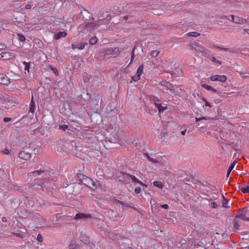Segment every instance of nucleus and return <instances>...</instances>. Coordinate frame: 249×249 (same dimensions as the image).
<instances>
[{"instance_id":"8fccbe9b","label":"nucleus","mask_w":249,"mask_h":249,"mask_svg":"<svg viewBox=\"0 0 249 249\" xmlns=\"http://www.w3.org/2000/svg\"><path fill=\"white\" fill-rule=\"evenodd\" d=\"M31 7V5H29V4H27L25 6V8L26 9H30Z\"/></svg>"},{"instance_id":"b1692460","label":"nucleus","mask_w":249,"mask_h":249,"mask_svg":"<svg viewBox=\"0 0 249 249\" xmlns=\"http://www.w3.org/2000/svg\"><path fill=\"white\" fill-rule=\"evenodd\" d=\"M236 217L239 218L243 220L249 221V217H247L244 213H240V214L236 215Z\"/></svg>"},{"instance_id":"f03ea898","label":"nucleus","mask_w":249,"mask_h":249,"mask_svg":"<svg viewBox=\"0 0 249 249\" xmlns=\"http://www.w3.org/2000/svg\"><path fill=\"white\" fill-rule=\"evenodd\" d=\"M13 22L15 25H17L18 27L21 28L24 31H31L36 28L30 23H25V19H23V21L19 20L18 18H15Z\"/></svg>"},{"instance_id":"dca6fc26","label":"nucleus","mask_w":249,"mask_h":249,"mask_svg":"<svg viewBox=\"0 0 249 249\" xmlns=\"http://www.w3.org/2000/svg\"><path fill=\"white\" fill-rule=\"evenodd\" d=\"M144 155L146 157V158L148 159L150 161H151L153 163H159L160 164H162L161 161L159 159H154V158L150 157L148 154H145Z\"/></svg>"},{"instance_id":"49530a36","label":"nucleus","mask_w":249,"mask_h":249,"mask_svg":"<svg viewBox=\"0 0 249 249\" xmlns=\"http://www.w3.org/2000/svg\"><path fill=\"white\" fill-rule=\"evenodd\" d=\"M3 120L5 122H8L11 120V118L5 117L4 118Z\"/></svg>"},{"instance_id":"473e14b6","label":"nucleus","mask_w":249,"mask_h":249,"mask_svg":"<svg viewBox=\"0 0 249 249\" xmlns=\"http://www.w3.org/2000/svg\"><path fill=\"white\" fill-rule=\"evenodd\" d=\"M159 53V52L157 51H153L150 54L152 57H156L158 55Z\"/></svg>"},{"instance_id":"13d9d810","label":"nucleus","mask_w":249,"mask_h":249,"mask_svg":"<svg viewBox=\"0 0 249 249\" xmlns=\"http://www.w3.org/2000/svg\"><path fill=\"white\" fill-rule=\"evenodd\" d=\"M0 99H2V98H1L0 96Z\"/></svg>"},{"instance_id":"2f4dec72","label":"nucleus","mask_w":249,"mask_h":249,"mask_svg":"<svg viewBox=\"0 0 249 249\" xmlns=\"http://www.w3.org/2000/svg\"><path fill=\"white\" fill-rule=\"evenodd\" d=\"M228 20L232 21L234 22L235 17L233 15H230L226 17Z\"/></svg>"},{"instance_id":"3c124183","label":"nucleus","mask_w":249,"mask_h":249,"mask_svg":"<svg viewBox=\"0 0 249 249\" xmlns=\"http://www.w3.org/2000/svg\"><path fill=\"white\" fill-rule=\"evenodd\" d=\"M2 221L3 222H6V221H7L6 218V217H2Z\"/></svg>"},{"instance_id":"09e8293b","label":"nucleus","mask_w":249,"mask_h":249,"mask_svg":"<svg viewBox=\"0 0 249 249\" xmlns=\"http://www.w3.org/2000/svg\"><path fill=\"white\" fill-rule=\"evenodd\" d=\"M161 207L165 209H168V205L167 204H163L161 206Z\"/></svg>"},{"instance_id":"39448f33","label":"nucleus","mask_w":249,"mask_h":249,"mask_svg":"<svg viewBox=\"0 0 249 249\" xmlns=\"http://www.w3.org/2000/svg\"><path fill=\"white\" fill-rule=\"evenodd\" d=\"M190 46L192 50L196 52L201 53L202 54L206 53V49L200 44L194 43L191 44Z\"/></svg>"},{"instance_id":"4c0bfd02","label":"nucleus","mask_w":249,"mask_h":249,"mask_svg":"<svg viewBox=\"0 0 249 249\" xmlns=\"http://www.w3.org/2000/svg\"><path fill=\"white\" fill-rule=\"evenodd\" d=\"M117 202L122 205H123L124 206V207H128V204L127 203H124L122 201H120L119 200H117Z\"/></svg>"},{"instance_id":"a211bd4d","label":"nucleus","mask_w":249,"mask_h":249,"mask_svg":"<svg viewBox=\"0 0 249 249\" xmlns=\"http://www.w3.org/2000/svg\"><path fill=\"white\" fill-rule=\"evenodd\" d=\"M35 108H36L35 103L33 101V96H32V100L30 104L29 112L33 113L35 110Z\"/></svg>"},{"instance_id":"412c9836","label":"nucleus","mask_w":249,"mask_h":249,"mask_svg":"<svg viewBox=\"0 0 249 249\" xmlns=\"http://www.w3.org/2000/svg\"><path fill=\"white\" fill-rule=\"evenodd\" d=\"M202 87L204 88L205 89L207 90L212 91L213 92H216V90L212 87L211 86L206 85V84H202L201 85Z\"/></svg>"},{"instance_id":"c85d7f7f","label":"nucleus","mask_w":249,"mask_h":249,"mask_svg":"<svg viewBox=\"0 0 249 249\" xmlns=\"http://www.w3.org/2000/svg\"><path fill=\"white\" fill-rule=\"evenodd\" d=\"M240 190L244 194L248 193L249 192V186H247L246 187H241Z\"/></svg>"},{"instance_id":"6e6d98bb","label":"nucleus","mask_w":249,"mask_h":249,"mask_svg":"<svg viewBox=\"0 0 249 249\" xmlns=\"http://www.w3.org/2000/svg\"><path fill=\"white\" fill-rule=\"evenodd\" d=\"M40 188L43 189V186L42 185H39Z\"/></svg>"},{"instance_id":"2eb2a0df","label":"nucleus","mask_w":249,"mask_h":249,"mask_svg":"<svg viewBox=\"0 0 249 249\" xmlns=\"http://www.w3.org/2000/svg\"><path fill=\"white\" fill-rule=\"evenodd\" d=\"M86 44H87V43H82L79 44H76V45L72 44L71 48L73 50L75 49H80V50H82V49H83L85 48V46Z\"/></svg>"},{"instance_id":"a19ab883","label":"nucleus","mask_w":249,"mask_h":249,"mask_svg":"<svg viewBox=\"0 0 249 249\" xmlns=\"http://www.w3.org/2000/svg\"><path fill=\"white\" fill-rule=\"evenodd\" d=\"M96 24H97L96 23H94V22L90 23L89 24V26L92 28H97V27H96Z\"/></svg>"},{"instance_id":"c03bdc74","label":"nucleus","mask_w":249,"mask_h":249,"mask_svg":"<svg viewBox=\"0 0 249 249\" xmlns=\"http://www.w3.org/2000/svg\"><path fill=\"white\" fill-rule=\"evenodd\" d=\"M2 153L4 154L8 155L9 153V151L8 149H5L2 151Z\"/></svg>"},{"instance_id":"7c9ffc66","label":"nucleus","mask_w":249,"mask_h":249,"mask_svg":"<svg viewBox=\"0 0 249 249\" xmlns=\"http://www.w3.org/2000/svg\"><path fill=\"white\" fill-rule=\"evenodd\" d=\"M18 39L21 41H24L25 40V36L22 34H18Z\"/></svg>"},{"instance_id":"c756f323","label":"nucleus","mask_w":249,"mask_h":249,"mask_svg":"<svg viewBox=\"0 0 249 249\" xmlns=\"http://www.w3.org/2000/svg\"><path fill=\"white\" fill-rule=\"evenodd\" d=\"M24 64L25 66V71H27V72H29L30 69V63L24 62ZM25 73L26 74V71H25Z\"/></svg>"},{"instance_id":"f257e3e1","label":"nucleus","mask_w":249,"mask_h":249,"mask_svg":"<svg viewBox=\"0 0 249 249\" xmlns=\"http://www.w3.org/2000/svg\"><path fill=\"white\" fill-rule=\"evenodd\" d=\"M49 173L47 170H36L29 173V176L32 178L37 177L38 179L43 180L44 181L49 178Z\"/></svg>"},{"instance_id":"6ab92c4d","label":"nucleus","mask_w":249,"mask_h":249,"mask_svg":"<svg viewBox=\"0 0 249 249\" xmlns=\"http://www.w3.org/2000/svg\"><path fill=\"white\" fill-rule=\"evenodd\" d=\"M188 128V125L187 124H183L180 126V130H181L180 133L182 135L184 136Z\"/></svg>"},{"instance_id":"4be33fe9","label":"nucleus","mask_w":249,"mask_h":249,"mask_svg":"<svg viewBox=\"0 0 249 249\" xmlns=\"http://www.w3.org/2000/svg\"><path fill=\"white\" fill-rule=\"evenodd\" d=\"M234 22L239 24H243L245 22V20L238 17H235Z\"/></svg>"},{"instance_id":"de8ad7c7","label":"nucleus","mask_w":249,"mask_h":249,"mask_svg":"<svg viewBox=\"0 0 249 249\" xmlns=\"http://www.w3.org/2000/svg\"><path fill=\"white\" fill-rule=\"evenodd\" d=\"M212 61H213V62H214L218 63H220V62L219 61L216 60L215 58H214V57H213L212 58Z\"/></svg>"},{"instance_id":"393cba45","label":"nucleus","mask_w":249,"mask_h":249,"mask_svg":"<svg viewBox=\"0 0 249 249\" xmlns=\"http://www.w3.org/2000/svg\"><path fill=\"white\" fill-rule=\"evenodd\" d=\"M143 69V67L142 65H141L139 67L136 72V74L138 75V76L141 77L142 72Z\"/></svg>"},{"instance_id":"a18cd8bd","label":"nucleus","mask_w":249,"mask_h":249,"mask_svg":"<svg viewBox=\"0 0 249 249\" xmlns=\"http://www.w3.org/2000/svg\"><path fill=\"white\" fill-rule=\"evenodd\" d=\"M52 70L55 74V75H58V71L56 69L53 68H52Z\"/></svg>"},{"instance_id":"e433bc0d","label":"nucleus","mask_w":249,"mask_h":249,"mask_svg":"<svg viewBox=\"0 0 249 249\" xmlns=\"http://www.w3.org/2000/svg\"><path fill=\"white\" fill-rule=\"evenodd\" d=\"M203 102H204L205 103V106L206 107H211V104L210 103H209L208 102H207L205 99H202Z\"/></svg>"},{"instance_id":"864d4df0","label":"nucleus","mask_w":249,"mask_h":249,"mask_svg":"<svg viewBox=\"0 0 249 249\" xmlns=\"http://www.w3.org/2000/svg\"><path fill=\"white\" fill-rule=\"evenodd\" d=\"M126 249H133L132 248H131V247H127L126 248Z\"/></svg>"},{"instance_id":"9b49d317","label":"nucleus","mask_w":249,"mask_h":249,"mask_svg":"<svg viewBox=\"0 0 249 249\" xmlns=\"http://www.w3.org/2000/svg\"><path fill=\"white\" fill-rule=\"evenodd\" d=\"M14 56V55L12 53L8 52H3L0 53V58L4 60L10 59Z\"/></svg>"},{"instance_id":"a878e982","label":"nucleus","mask_w":249,"mask_h":249,"mask_svg":"<svg viewBox=\"0 0 249 249\" xmlns=\"http://www.w3.org/2000/svg\"><path fill=\"white\" fill-rule=\"evenodd\" d=\"M187 35L189 36L196 37V36H199V34L196 32H191L188 33L187 34Z\"/></svg>"},{"instance_id":"1a4fd4ad","label":"nucleus","mask_w":249,"mask_h":249,"mask_svg":"<svg viewBox=\"0 0 249 249\" xmlns=\"http://www.w3.org/2000/svg\"><path fill=\"white\" fill-rule=\"evenodd\" d=\"M155 107L158 109L159 113L163 112L166 108V106H162L161 104L157 103V101H159L157 98L155 97L153 99Z\"/></svg>"},{"instance_id":"603ef678","label":"nucleus","mask_w":249,"mask_h":249,"mask_svg":"<svg viewBox=\"0 0 249 249\" xmlns=\"http://www.w3.org/2000/svg\"><path fill=\"white\" fill-rule=\"evenodd\" d=\"M244 30L248 34H249V29H245Z\"/></svg>"},{"instance_id":"bf43d9fd","label":"nucleus","mask_w":249,"mask_h":249,"mask_svg":"<svg viewBox=\"0 0 249 249\" xmlns=\"http://www.w3.org/2000/svg\"><path fill=\"white\" fill-rule=\"evenodd\" d=\"M0 49H1V48L0 47Z\"/></svg>"},{"instance_id":"f8f14e48","label":"nucleus","mask_w":249,"mask_h":249,"mask_svg":"<svg viewBox=\"0 0 249 249\" xmlns=\"http://www.w3.org/2000/svg\"><path fill=\"white\" fill-rule=\"evenodd\" d=\"M18 157L22 160H28L30 159V154L25 151H21L18 154Z\"/></svg>"},{"instance_id":"4d7b16f0","label":"nucleus","mask_w":249,"mask_h":249,"mask_svg":"<svg viewBox=\"0 0 249 249\" xmlns=\"http://www.w3.org/2000/svg\"><path fill=\"white\" fill-rule=\"evenodd\" d=\"M73 249V248H72V247L71 246V247L70 249Z\"/></svg>"},{"instance_id":"f3484780","label":"nucleus","mask_w":249,"mask_h":249,"mask_svg":"<svg viewBox=\"0 0 249 249\" xmlns=\"http://www.w3.org/2000/svg\"><path fill=\"white\" fill-rule=\"evenodd\" d=\"M66 35H67V33L65 32H60L54 36V38L55 39H59L61 38V37L66 36Z\"/></svg>"},{"instance_id":"ddd939ff","label":"nucleus","mask_w":249,"mask_h":249,"mask_svg":"<svg viewBox=\"0 0 249 249\" xmlns=\"http://www.w3.org/2000/svg\"><path fill=\"white\" fill-rule=\"evenodd\" d=\"M125 176L128 179L131 180L132 182L138 183L142 186H145L143 183L139 180L135 176L128 175H126Z\"/></svg>"},{"instance_id":"0eeeda50","label":"nucleus","mask_w":249,"mask_h":249,"mask_svg":"<svg viewBox=\"0 0 249 249\" xmlns=\"http://www.w3.org/2000/svg\"><path fill=\"white\" fill-rule=\"evenodd\" d=\"M120 53L119 50L117 47L110 48L104 52L105 55H114L118 54Z\"/></svg>"},{"instance_id":"20e7f679","label":"nucleus","mask_w":249,"mask_h":249,"mask_svg":"<svg viewBox=\"0 0 249 249\" xmlns=\"http://www.w3.org/2000/svg\"><path fill=\"white\" fill-rule=\"evenodd\" d=\"M59 129H62L64 131L67 130V133L71 134V131L73 132L76 135L77 134L78 131L79 130V129H80V127L78 126V127L74 128L71 126H68L67 125L64 124V125H59Z\"/></svg>"},{"instance_id":"9d476101","label":"nucleus","mask_w":249,"mask_h":249,"mask_svg":"<svg viewBox=\"0 0 249 249\" xmlns=\"http://www.w3.org/2000/svg\"><path fill=\"white\" fill-rule=\"evenodd\" d=\"M10 82V78L5 74H0V84L7 86Z\"/></svg>"},{"instance_id":"37998d69","label":"nucleus","mask_w":249,"mask_h":249,"mask_svg":"<svg viewBox=\"0 0 249 249\" xmlns=\"http://www.w3.org/2000/svg\"><path fill=\"white\" fill-rule=\"evenodd\" d=\"M196 122H199L200 121H201V120H206V118H205V117H202V118H196Z\"/></svg>"},{"instance_id":"7ed1b4c3","label":"nucleus","mask_w":249,"mask_h":249,"mask_svg":"<svg viewBox=\"0 0 249 249\" xmlns=\"http://www.w3.org/2000/svg\"><path fill=\"white\" fill-rule=\"evenodd\" d=\"M81 179L83 184L87 186L89 188L92 189V190H95L96 188V186L95 184V182L91 178L85 175H82Z\"/></svg>"},{"instance_id":"f704fd0d","label":"nucleus","mask_w":249,"mask_h":249,"mask_svg":"<svg viewBox=\"0 0 249 249\" xmlns=\"http://www.w3.org/2000/svg\"><path fill=\"white\" fill-rule=\"evenodd\" d=\"M140 79V76H138L137 74L132 77V79L134 82H136Z\"/></svg>"},{"instance_id":"423d86ee","label":"nucleus","mask_w":249,"mask_h":249,"mask_svg":"<svg viewBox=\"0 0 249 249\" xmlns=\"http://www.w3.org/2000/svg\"><path fill=\"white\" fill-rule=\"evenodd\" d=\"M212 81H219L221 82H225L227 78L225 75H213L208 78Z\"/></svg>"},{"instance_id":"c9c22d12","label":"nucleus","mask_w":249,"mask_h":249,"mask_svg":"<svg viewBox=\"0 0 249 249\" xmlns=\"http://www.w3.org/2000/svg\"><path fill=\"white\" fill-rule=\"evenodd\" d=\"M210 206L211 208L215 209L217 208V205L214 202H213L210 203Z\"/></svg>"},{"instance_id":"cd10ccee","label":"nucleus","mask_w":249,"mask_h":249,"mask_svg":"<svg viewBox=\"0 0 249 249\" xmlns=\"http://www.w3.org/2000/svg\"><path fill=\"white\" fill-rule=\"evenodd\" d=\"M153 184H154V186H155L159 188H162V184L160 181H155L153 182Z\"/></svg>"},{"instance_id":"aec40b11","label":"nucleus","mask_w":249,"mask_h":249,"mask_svg":"<svg viewBox=\"0 0 249 249\" xmlns=\"http://www.w3.org/2000/svg\"><path fill=\"white\" fill-rule=\"evenodd\" d=\"M80 239L81 242L85 244H88L89 242V238L86 235H81L80 237Z\"/></svg>"},{"instance_id":"ea45409f","label":"nucleus","mask_w":249,"mask_h":249,"mask_svg":"<svg viewBox=\"0 0 249 249\" xmlns=\"http://www.w3.org/2000/svg\"><path fill=\"white\" fill-rule=\"evenodd\" d=\"M141 191V188L139 187H136L135 189V192L136 193V194H139Z\"/></svg>"},{"instance_id":"bb28decb","label":"nucleus","mask_w":249,"mask_h":249,"mask_svg":"<svg viewBox=\"0 0 249 249\" xmlns=\"http://www.w3.org/2000/svg\"><path fill=\"white\" fill-rule=\"evenodd\" d=\"M97 37L96 36H94L90 38V39L89 40V43L92 45H94L97 43Z\"/></svg>"},{"instance_id":"72a5a7b5","label":"nucleus","mask_w":249,"mask_h":249,"mask_svg":"<svg viewBox=\"0 0 249 249\" xmlns=\"http://www.w3.org/2000/svg\"><path fill=\"white\" fill-rule=\"evenodd\" d=\"M233 224L234 228L235 230H238L239 227V225L238 223H237V222L236 221V219L234 220Z\"/></svg>"},{"instance_id":"79ce46f5","label":"nucleus","mask_w":249,"mask_h":249,"mask_svg":"<svg viewBox=\"0 0 249 249\" xmlns=\"http://www.w3.org/2000/svg\"><path fill=\"white\" fill-rule=\"evenodd\" d=\"M228 201H229V200H227V199H226V200H225V202H223V206L224 207H225V208H227V207H228V206H227V204H228Z\"/></svg>"},{"instance_id":"4468645a","label":"nucleus","mask_w":249,"mask_h":249,"mask_svg":"<svg viewBox=\"0 0 249 249\" xmlns=\"http://www.w3.org/2000/svg\"><path fill=\"white\" fill-rule=\"evenodd\" d=\"M90 217V215L88 214H85L82 213H77L75 216L74 219H87L88 218Z\"/></svg>"},{"instance_id":"5701e85b","label":"nucleus","mask_w":249,"mask_h":249,"mask_svg":"<svg viewBox=\"0 0 249 249\" xmlns=\"http://www.w3.org/2000/svg\"><path fill=\"white\" fill-rule=\"evenodd\" d=\"M235 165V162H234L231 163V164L230 165V166L228 169V170L227 171V178H228L229 176H230V173H231V171L232 170V169L234 168Z\"/></svg>"},{"instance_id":"58836bf2","label":"nucleus","mask_w":249,"mask_h":249,"mask_svg":"<svg viewBox=\"0 0 249 249\" xmlns=\"http://www.w3.org/2000/svg\"><path fill=\"white\" fill-rule=\"evenodd\" d=\"M37 239L38 242H41L43 241V238L40 234H38L37 236Z\"/></svg>"},{"instance_id":"5fc2aeb1","label":"nucleus","mask_w":249,"mask_h":249,"mask_svg":"<svg viewBox=\"0 0 249 249\" xmlns=\"http://www.w3.org/2000/svg\"><path fill=\"white\" fill-rule=\"evenodd\" d=\"M124 18L126 19H128L127 16L124 17Z\"/></svg>"},{"instance_id":"6e6552de","label":"nucleus","mask_w":249,"mask_h":249,"mask_svg":"<svg viewBox=\"0 0 249 249\" xmlns=\"http://www.w3.org/2000/svg\"><path fill=\"white\" fill-rule=\"evenodd\" d=\"M161 85L166 88L167 89H169L173 93H175L176 92V89L177 87L176 86H174L172 84L166 81H163L161 82Z\"/></svg>"}]
</instances>
